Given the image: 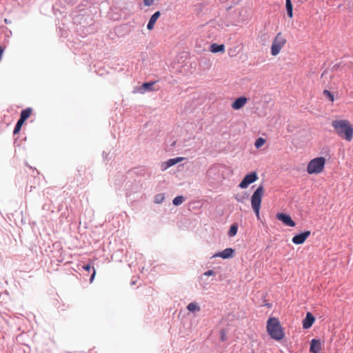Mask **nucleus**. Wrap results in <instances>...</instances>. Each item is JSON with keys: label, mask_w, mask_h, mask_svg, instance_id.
<instances>
[{"label": "nucleus", "mask_w": 353, "mask_h": 353, "mask_svg": "<svg viewBox=\"0 0 353 353\" xmlns=\"http://www.w3.org/2000/svg\"><path fill=\"white\" fill-rule=\"evenodd\" d=\"M164 195L163 194H158L155 196L154 201L155 203L159 204L164 200Z\"/></svg>", "instance_id": "nucleus-23"}, {"label": "nucleus", "mask_w": 353, "mask_h": 353, "mask_svg": "<svg viewBox=\"0 0 353 353\" xmlns=\"http://www.w3.org/2000/svg\"><path fill=\"white\" fill-rule=\"evenodd\" d=\"M315 321V318L310 312L306 314L305 319L303 321V327L304 329L310 328Z\"/></svg>", "instance_id": "nucleus-11"}, {"label": "nucleus", "mask_w": 353, "mask_h": 353, "mask_svg": "<svg viewBox=\"0 0 353 353\" xmlns=\"http://www.w3.org/2000/svg\"><path fill=\"white\" fill-rule=\"evenodd\" d=\"M210 50L213 53L223 52L225 50L224 45H217L216 43H212L210 46Z\"/></svg>", "instance_id": "nucleus-15"}, {"label": "nucleus", "mask_w": 353, "mask_h": 353, "mask_svg": "<svg viewBox=\"0 0 353 353\" xmlns=\"http://www.w3.org/2000/svg\"><path fill=\"white\" fill-rule=\"evenodd\" d=\"M214 271H212V270H208V271H206V272L204 273V275H205V276H212V275H214Z\"/></svg>", "instance_id": "nucleus-29"}, {"label": "nucleus", "mask_w": 353, "mask_h": 353, "mask_svg": "<svg viewBox=\"0 0 353 353\" xmlns=\"http://www.w3.org/2000/svg\"><path fill=\"white\" fill-rule=\"evenodd\" d=\"M264 192L265 190L263 185H260L251 196V205L258 219H259V210Z\"/></svg>", "instance_id": "nucleus-4"}, {"label": "nucleus", "mask_w": 353, "mask_h": 353, "mask_svg": "<svg viewBox=\"0 0 353 353\" xmlns=\"http://www.w3.org/2000/svg\"><path fill=\"white\" fill-rule=\"evenodd\" d=\"M325 158L323 157H316L307 163L306 170L309 174H319L321 173L325 168Z\"/></svg>", "instance_id": "nucleus-3"}, {"label": "nucleus", "mask_w": 353, "mask_h": 353, "mask_svg": "<svg viewBox=\"0 0 353 353\" xmlns=\"http://www.w3.org/2000/svg\"><path fill=\"white\" fill-rule=\"evenodd\" d=\"M266 140L262 137H259L255 141L254 145L256 148H260L265 143Z\"/></svg>", "instance_id": "nucleus-21"}, {"label": "nucleus", "mask_w": 353, "mask_h": 353, "mask_svg": "<svg viewBox=\"0 0 353 353\" xmlns=\"http://www.w3.org/2000/svg\"><path fill=\"white\" fill-rule=\"evenodd\" d=\"M287 40L281 32L276 34L273 39L272 44L271 46V54L272 56L278 55L281 49L286 44Z\"/></svg>", "instance_id": "nucleus-5"}, {"label": "nucleus", "mask_w": 353, "mask_h": 353, "mask_svg": "<svg viewBox=\"0 0 353 353\" xmlns=\"http://www.w3.org/2000/svg\"><path fill=\"white\" fill-rule=\"evenodd\" d=\"M160 15L161 12L159 11H157L152 15L147 25V28L149 30H152L154 28V24L157 19H159V17H160Z\"/></svg>", "instance_id": "nucleus-12"}, {"label": "nucleus", "mask_w": 353, "mask_h": 353, "mask_svg": "<svg viewBox=\"0 0 353 353\" xmlns=\"http://www.w3.org/2000/svg\"><path fill=\"white\" fill-rule=\"evenodd\" d=\"M258 179L256 172H252L247 174L242 181L239 183V187L241 189H245L248 187L249 185L255 182Z\"/></svg>", "instance_id": "nucleus-6"}, {"label": "nucleus", "mask_w": 353, "mask_h": 353, "mask_svg": "<svg viewBox=\"0 0 353 353\" xmlns=\"http://www.w3.org/2000/svg\"><path fill=\"white\" fill-rule=\"evenodd\" d=\"M24 121H23L22 119H19L15 125V128L14 129V131H13V133L14 134H16L17 133L19 132L21 128V126L23 125V124L24 123Z\"/></svg>", "instance_id": "nucleus-19"}, {"label": "nucleus", "mask_w": 353, "mask_h": 353, "mask_svg": "<svg viewBox=\"0 0 353 353\" xmlns=\"http://www.w3.org/2000/svg\"><path fill=\"white\" fill-rule=\"evenodd\" d=\"M310 231H305L303 233L295 235L292 238V241L296 245L303 244L305 241V240L310 236Z\"/></svg>", "instance_id": "nucleus-8"}, {"label": "nucleus", "mask_w": 353, "mask_h": 353, "mask_svg": "<svg viewBox=\"0 0 353 353\" xmlns=\"http://www.w3.org/2000/svg\"><path fill=\"white\" fill-rule=\"evenodd\" d=\"M323 94L327 97L331 102L334 101V95L330 91L325 90L323 91Z\"/></svg>", "instance_id": "nucleus-24"}, {"label": "nucleus", "mask_w": 353, "mask_h": 353, "mask_svg": "<svg viewBox=\"0 0 353 353\" xmlns=\"http://www.w3.org/2000/svg\"><path fill=\"white\" fill-rule=\"evenodd\" d=\"M234 250L232 248H226L221 252L215 254L213 257H221L222 259H229L233 256Z\"/></svg>", "instance_id": "nucleus-10"}, {"label": "nucleus", "mask_w": 353, "mask_h": 353, "mask_svg": "<svg viewBox=\"0 0 353 353\" xmlns=\"http://www.w3.org/2000/svg\"><path fill=\"white\" fill-rule=\"evenodd\" d=\"M154 2V0H143L144 5L146 6H151Z\"/></svg>", "instance_id": "nucleus-28"}, {"label": "nucleus", "mask_w": 353, "mask_h": 353, "mask_svg": "<svg viewBox=\"0 0 353 353\" xmlns=\"http://www.w3.org/2000/svg\"><path fill=\"white\" fill-rule=\"evenodd\" d=\"M92 270H93V272H92V274L91 275V277L90 279V283L93 282V281L94 280V278H95V275H96V270H95V268L94 267H92Z\"/></svg>", "instance_id": "nucleus-26"}, {"label": "nucleus", "mask_w": 353, "mask_h": 353, "mask_svg": "<svg viewBox=\"0 0 353 353\" xmlns=\"http://www.w3.org/2000/svg\"><path fill=\"white\" fill-rule=\"evenodd\" d=\"M276 218L278 220L283 222L285 225L290 227H294L295 222L292 219L291 216L284 213H277Z\"/></svg>", "instance_id": "nucleus-7"}, {"label": "nucleus", "mask_w": 353, "mask_h": 353, "mask_svg": "<svg viewBox=\"0 0 353 353\" xmlns=\"http://www.w3.org/2000/svg\"><path fill=\"white\" fill-rule=\"evenodd\" d=\"M221 334V340L222 341H225L226 340V334L224 330H221L220 332Z\"/></svg>", "instance_id": "nucleus-27"}, {"label": "nucleus", "mask_w": 353, "mask_h": 353, "mask_svg": "<svg viewBox=\"0 0 353 353\" xmlns=\"http://www.w3.org/2000/svg\"><path fill=\"white\" fill-rule=\"evenodd\" d=\"M184 201V198L182 196H177L173 199V204L174 205H181Z\"/></svg>", "instance_id": "nucleus-22"}, {"label": "nucleus", "mask_w": 353, "mask_h": 353, "mask_svg": "<svg viewBox=\"0 0 353 353\" xmlns=\"http://www.w3.org/2000/svg\"><path fill=\"white\" fill-rule=\"evenodd\" d=\"M32 112V108H28L25 110H23L21 112V117L20 119L23 121H26V120L30 117Z\"/></svg>", "instance_id": "nucleus-16"}, {"label": "nucleus", "mask_w": 353, "mask_h": 353, "mask_svg": "<svg viewBox=\"0 0 353 353\" xmlns=\"http://www.w3.org/2000/svg\"><path fill=\"white\" fill-rule=\"evenodd\" d=\"M184 159L183 157H177L175 159H170L168 161L165 163V166L162 168V170H165L168 168L182 161Z\"/></svg>", "instance_id": "nucleus-13"}, {"label": "nucleus", "mask_w": 353, "mask_h": 353, "mask_svg": "<svg viewBox=\"0 0 353 353\" xmlns=\"http://www.w3.org/2000/svg\"><path fill=\"white\" fill-rule=\"evenodd\" d=\"M321 349V343L319 340L312 339L310 344V350L312 353H318Z\"/></svg>", "instance_id": "nucleus-14"}, {"label": "nucleus", "mask_w": 353, "mask_h": 353, "mask_svg": "<svg viewBox=\"0 0 353 353\" xmlns=\"http://www.w3.org/2000/svg\"><path fill=\"white\" fill-rule=\"evenodd\" d=\"M332 126L336 134L343 139L350 142L353 139V125L347 119H335Z\"/></svg>", "instance_id": "nucleus-1"}, {"label": "nucleus", "mask_w": 353, "mask_h": 353, "mask_svg": "<svg viewBox=\"0 0 353 353\" xmlns=\"http://www.w3.org/2000/svg\"><path fill=\"white\" fill-rule=\"evenodd\" d=\"M187 309L192 312H199L200 311V307L195 302H192L189 303L187 306Z\"/></svg>", "instance_id": "nucleus-18"}, {"label": "nucleus", "mask_w": 353, "mask_h": 353, "mask_svg": "<svg viewBox=\"0 0 353 353\" xmlns=\"http://www.w3.org/2000/svg\"><path fill=\"white\" fill-rule=\"evenodd\" d=\"M267 332L270 337L277 341H281L285 337L284 330L279 319L276 317H270L267 321Z\"/></svg>", "instance_id": "nucleus-2"}, {"label": "nucleus", "mask_w": 353, "mask_h": 353, "mask_svg": "<svg viewBox=\"0 0 353 353\" xmlns=\"http://www.w3.org/2000/svg\"><path fill=\"white\" fill-rule=\"evenodd\" d=\"M83 269L85 270V271H88L89 272L91 269V265L90 264H87L85 265H83Z\"/></svg>", "instance_id": "nucleus-30"}, {"label": "nucleus", "mask_w": 353, "mask_h": 353, "mask_svg": "<svg viewBox=\"0 0 353 353\" xmlns=\"http://www.w3.org/2000/svg\"><path fill=\"white\" fill-rule=\"evenodd\" d=\"M248 99L245 97H241L236 99L232 104V108L234 110H239L243 108L247 103Z\"/></svg>", "instance_id": "nucleus-9"}, {"label": "nucleus", "mask_w": 353, "mask_h": 353, "mask_svg": "<svg viewBox=\"0 0 353 353\" xmlns=\"http://www.w3.org/2000/svg\"><path fill=\"white\" fill-rule=\"evenodd\" d=\"M285 6L288 17L292 18L293 17V6L291 0H285Z\"/></svg>", "instance_id": "nucleus-17"}, {"label": "nucleus", "mask_w": 353, "mask_h": 353, "mask_svg": "<svg viewBox=\"0 0 353 353\" xmlns=\"http://www.w3.org/2000/svg\"><path fill=\"white\" fill-rule=\"evenodd\" d=\"M154 82H148V83H144L143 85H142V87L143 88H145V90H152V86L154 85Z\"/></svg>", "instance_id": "nucleus-25"}, {"label": "nucleus", "mask_w": 353, "mask_h": 353, "mask_svg": "<svg viewBox=\"0 0 353 353\" xmlns=\"http://www.w3.org/2000/svg\"><path fill=\"white\" fill-rule=\"evenodd\" d=\"M238 231V227L236 225L233 224L230 226V230L228 232V235L230 236H234L236 234Z\"/></svg>", "instance_id": "nucleus-20"}]
</instances>
